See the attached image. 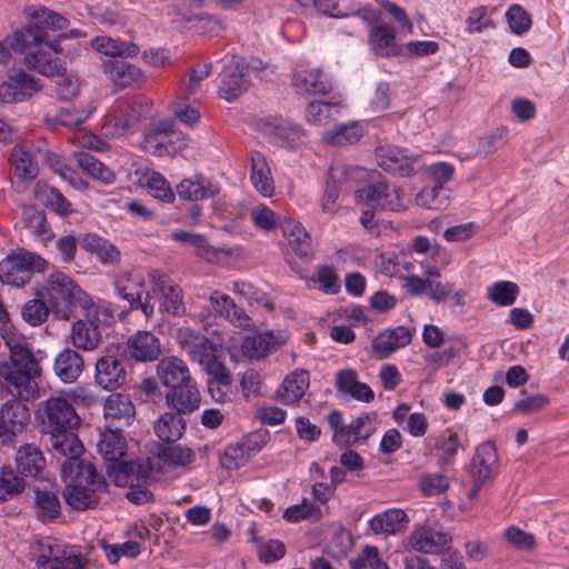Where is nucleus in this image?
<instances>
[{
	"instance_id": "48",
	"label": "nucleus",
	"mask_w": 569,
	"mask_h": 569,
	"mask_svg": "<svg viewBox=\"0 0 569 569\" xmlns=\"http://www.w3.org/2000/svg\"><path fill=\"white\" fill-rule=\"evenodd\" d=\"M33 193L37 200L60 216H67L72 212L71 202L58 189L44 182H37Z\"/></svg>"
},
{
	"instance_id": "44",
	"label": "nucleus",
	"mask_w": 569,
	"mask_h": 569,
	"mask_svg": "<svg viewBox=\"0 0 569 569\" xmlns=\"http://www.w3.org/2000/svg\"><path fill=\"white\" fill-rule=\"evenodd\" d=\"M70 340L77 349L92 351L99 347L101 333L94 323L79 320L72 325Z\"/></svg>"
},
{
	"instance_id": "14",
	"label": "nucleus",
	"mask_w": 569,
	"mask_h": 569,
	"mask_svg": "<svg viewBox=\"0 0 569 569\" xmlns=\"http://www.w3.org/2000/svg\"><path fill=\"white\" fill-rule=\"evenodd\" d=\"M127 380L123 352L120 347L110 348L97 359L94 381L104 390L121 388Z\"/></svg>"
},
{
	"instance_id": "28",
	"label": "nucleus",
	"mask_w": 569,
	"mask_h": 569,
	"mask_svg": "<svg viewBox=\"0 0 569 569\" xmlns=\"http://www.w3.org/2000/svg\"><path fill=\"white\" fill-rule=\"evenodd\" d=\"M264 133L271 143L281 148H295L303 137V130L298 124L282 118L266 122Z\"/></svg>"
},
{
	"instance_id": "51",
	"label": "nucleus",
	"mask_w": 569,
	"mask_h": 569,
	"mask_svg": "<svg viewBox=\"0 0 569 569\" xmlns=\"http://www.w3.org/2000/svg\"><path fill=\"white\" fill-rule=\"evenodd\" d=\"M369 44L375 53L388 57L398 51L395 29L387 24L375 26L370 30Z\"/></svg>"
},
{
	"instance_id": "58",
	"label": "nucleus",
	"mask_w": 569,
	"mask_h": 569,
	"mask_svg": "<svg viewBox=\"0 0 569 569\" xmlns=\"http://www.w3.org/2000/svg\"><path fill=\"white\" fill-rule=\"evenodd\" d=\"M77 166L92 178L104 183H111L114 180L113 172L99 161L94 156L88 152H78L74 154Z\"/></svg>"
},
{
	"instance_id": "43",
	"label": "nucleus",
	"mask_w": 569,
	"mask_h": 569,
	"mask_svg": "<svg viewBox=\"0 0 569 569\" xmlns=\"http://www.w3.org/2000/svg\"><path fill=\"white\" fill-rule=\"evenodd\" d=\"M17 470L26 477L38 476L46 466L41 450L33 445H24L16 455Z\"/></svg>"
},
{
	"instance_id": "7",
	"label": "nucleus",
	"mask_w": 569,
	"mask_h": 569,
	"mask_svg": "<svg viewBox=\"0 0 569 569\" xmlns=\"http://www.w3.org/2000/svg\"><path fill=\"white\" fill-rule=\"evenodd\" d=\"M109 473L117 486L129 487L126 496L131 502L140 505L151 500L149 486L153 481V465L150 459L121 461Z\"/></svg>"
},
{
	"instance_id": "26",
	"label": "nucleus",
	"mask_w": 569,
	"mask_h": 569,
	"mask_svg": "<svg viewBox=\"0 0 569 569\" xmlns=\"http://www.w3.org/2000/svg\"><path fill=\"white\" fill-rule=\"evenodd\" d=\"M41 150L33 146L18 144L11 152V164L13 167V181H31L39 173L38 159Z\"/></svg>"
},
{
	"instance_id": "2",
	"label": "nucleus",
	"mask_w": 569,
	"mask_h": 569,
	"mask_svg": "<svg viewBox=\"0 0 569 569\" xmlns=\"http://www.w3.org/2000/svg\"><path fill=\"white\" fill-rule=\"evenodd\" d=\"M10 51L23 54V64L41 74L57 73L61 51L59 40L43 41L38 29L29 22L6 38Z\"/></svg>"
},
{
	"instance_id": "23",
	"label": "nucleus",
	"mask_w": 569,
	"mask_h": 569,
	"mask_svg": "<svg viewBox=\"0 0 569 569\" xmlns=\"http://www.w3.org/2000/svg\"><path fill=\"white\" fill-rule=\"evenodd\" d=\"M103 415L106 428L122 430L132 422L136 409L129 396L123 393H111L104 401Z\"/></svg>"
},
{
	"instance_id": "62",
	"label": "nucleus",
	"mask_w": 569,
	"mask_h": 569,
	"mask_svg": "<svg viewBox=\"0 0 569 569\" xmlns=\"http://www.w3.org/2000/svg\"><path fill=\"white\" fill-rule=\"evenodd\" d=\"M143 186L152 197L161 201L172 202L174 199L170 184L162 174L156 171L144 174Z\"/></svg>"
},
{
	"instance_id": "32",
	"label": "nucleus",
	"mask_w": 569,
	"mask_h": 569,
	"mask_svg": "<svg viewBox=\"0 0 569 569\" xmlns=\"http://www.w3.org/2000/svg\"><path fill=\"white\" fill-rule=\"evenodd\" d=\"M83 370L84 360L78 351L64 348L57 353L53 361V372L62 382L72 383L77 381Z\"/></svg>"
},
{
	"instance_id": "38",
	"label": "nucleus",
	"mask_w": 569,
	"mask_h": 569,
	"mask_svg": "<svg viewBox=\"0 0 569 569\" xmlns=\"http://www.w3.org/2000/svg\"><path fill=\"white\" fill-rule=\"evenodd\" d=\"M79 243L82 249L94 253L102 264H116L120 261L121 253L119 249L109 240L96 233L80 236Z\"/></svg>"
},
{
	"instance_id": "61",
	"label": "nucleus",
	"mask_w": 569,
	"mask_h": 569,
	"mask_svg": "<svg viewBox=\"0 0 569 569\" xmlns=\"http://www.w3.org/2000/svg\"><path fill=\"white\" fill-rule=\"evenodd\" d=\"M496 8L480 6L470 10L466 19V32L469 34L480 33L486 29H493L496 27L491 14Z\"/></svg>"
},
{
	"instance_id": "34",
	"label": "nucleus",
	"mask_w": 569,
	"mask_h": 569,
	"mask_svg": "<svg viewBox=\"0 0 569 569\" xmlns=\"http://www.w3.org/2000/svg\"><path fill=\"white\" fill-rule=\"evenodd\" d=\"M212 309L233 326L248 329L252 326L251 318L239 308L228 295L214 291L210 296Z\"/></svg>"
},
{
	"instance_id": "31",
	"label": "nucleus",
	"mask_w": 569,
	"mask_h": 569,
	"mask_svg": "<svg viewBox=\"0 0 569 569\" xmlns=\"http://www.w3.org/2000/svg\"><path fill=\"white\" fill-rule=\"evenodd\" d=\"M403 289L408 295L412 297L427 295L432 301L439 303L445 301L450 296L452 291V284L448 282L442 283L440 281H433L417 274H411L406 278Z\"/></svg>"
},
{
	"instance_id": "15",
	"label": "nucleus",
	"mask_w": 569,
	"mask_h": 569,
	"mask_svg": "<svg viewBox=\"0 0 569 569\" xmlns=\"http://www.w3.org/2000/svg\"><path fill=\"white\" fill-rule=\"evenodd\" d=\"M150 108L137 100H127L118 103L112 113L106 116L103 130L106 136L120 137L123 136L137 124Z\"/></svg>"
},
{
	"instance_id": "40",
	"label": "nucleus",
	"mask_w": 569,
	"mask_h": 569,
	"mask_svg": "<svg viewBox=\"0 0 569 569\" xmlns=\"http://www.w3.org/2000/svg\"><path fill=\"white\" fill-rule=\"evenodd\" d=\"M283 237L290 249L300 258H309L312 254L311 237L305 227L295 220L281 223Z\"/></svg>"
},
{
	"instance_id": "59",
	"label": "nucleus",
	"mask_w": 569,
	"mask_h": 569,
	"mask_svg": "<svg viewBox=\"0 0 569 569\" xmlns=\"http://www.w3.org/2000/svg\"><path fill=\"white\" fill-rule=\"evenodd\" d=\"M315 283H318L319 290L326 295H336L341 288V282L336 269L328 264L318 267L316 274L307 279L309 288Z\"/></svg>"
},
{
	"instance_id": "6",
	"label": "nucleus",
	"mask_w": 569,
	"mask_h": 569,
	"mask_svg": "<svg viewBox=\"0 0 569 569\" xmlns=\"http://www.w3.org/2000/svg\"><path fill=\"white\" fill-rule=\"evenodd\" d=\"M177 341L191 361L198 362L211 379L230 386L232 378L221 360L220 349L201 332L190 328H180Z\"/></svg>"
},
{
	"instance_id": "45",
	"label": "nucleus",
	"mask_w": 569,
	"mask_h": 569,
	"mask_svg": "<svg viewBox=\"0 0 569 569\" xmlns=\"http://www.w3.org/2000/svg\"><path fill=\"white\" fill-rule=\"evenodd\" d=\"M176 189L181 199L191 201H200L213 197L218 192L216 186L200 176L183 179Z\"/></svg>"
},
{
	"instance_id": "57",
	"label": "nucleus",
	"mask_w": 569,
	"mask_h": 569,
	"mask_svg": "<svg viewBox=\"0 0 569 569\" xmlns=\"http://www.w3.org/2000/svg\"><path fill=\"white\" fill-rule=\"evenodd\" d=\"M170 237L178 242L192 247L197 256L207 260L216 256L214 249L209 244L207 237L202 233L174 230L171 232Z\"/></svg>"
},
{
	"instance_id": "21",
	"label": "nucleus",
	"mask_w": 569,
	"mask_h": 569,
	"mask_svg": "<svg viewBox=\"0 0 569 569\" xmlns=\"http://www.w3.org/2000/svg\"><path fill=\"white\" fill-rule=\"evenodd\" d=\"M30 420L29 408L20 401H8L0 410V443H13L16 433Z\"/></svg>"
},
{
	"instance_id": "39",
	"label": "nucleus",
	"mask_w": 569,
	"mask_h": 569,
	"mask_svg": "<svg viewBox=\"0 0 569 569\" xmlns=\"http://www.w3.org/2000/svg\"><path fill=\"white\" fill-rule=\"evenodd\" d=\"M106 72L109 79L120 88L139 86L146 80L140 68L123 60L110 61L106 64Z\"/></svg>"
},
{
	"instance_id": "5",
	"label": "nucleus",
	"mask_w": 569,
	"mask_h": 569,
	"mask_svg": "<svg viewBox=\"0 0 569 569\" xmlns=\"http://www.w3.org/2000/svg\"><path fill=\"white\" fill-rule=\"evenodd\" d=\"M177 341L191 361L198 362L211 379L230 386L232 378L221 360L220 349L201 332L190 328H180Z\"/></svg>"
},
{
	"instance_id": "11",
	"label": "nucleus",
	"mask_w": 569,
	"mask_h": 569,
	"mask_svg": "<svg viewBox=\"0 0 569 569\" xmlns=\"http://www.w3.org/2000/svg\"><path fill=\"white\" fill-rule=\"evenodd\" d=\"M46 267L47 261L41 256L20 249L0 261V281L22 287L30 281L33 272H41Z\"/></svg>"
},
{
	"instance_id": "46",
	"label": "nucleus",
	"mask_w": 569,
	"mask_h": 569,
	"mask_svg": "<svg viewBox=\"0 0 569 569\" xmlns=\"http://www.w3.org/2000/svg\"><path fill=\"white\" fill-rule=\"evenodd\" d=\"M121 431L114 428H106V431L101 433L97 448L104 460L117 462L124 456L127 442Z\"/></svg>"
},
{
	"instance_id": "22",
	"label": "nucleus",
	"mask_w": 569,
	"mask_h": 569,
	"mask_svg": "<svg viewBox=\"0 0 569 569\" xmlns=\"http://www.w3.org/2000/svg\"><path fill=\"white\" fill-rule=\"evenodd\" d=\"M450 537L439 526L417 525L409 537V546L421 553H440L447 547Z\"/></svg>"
},
{
	"instance_id": "24",
	"label": "nucleus",
	"mask_w": 569,
	"mask_h": 569,
	"mask_svg": "<svg viewBox=\"0 0 569 569\" xmlns=\"http://www.w3.org/2000/svg\"><path fill=\"white\" fill-rule=\"evenodd\" d=\"M378 166L395 176H410L415 171L416 159L402 148L380 146L376 148Z\"/></svg>"
},
{
	"instance_id": "10",
	"label": "nucleus",
	"mask_w": 569,
	"mask_h": 569,
	"mask_svg": "<svg viewBox=\"0 0 569 569\" xmlns=\"http://www.w3.org/2000/svg\"><path fill=\"white\" fill-rule=\"evenodd\" d=\"M328 425L332 430V441L338 446H361L367 443L368 439L377 430L376 413H362L350 421L343 423V415L339 410L331 411L328 417Z\"/></svg>"
},
{
	"instance_id": "52",
	"label": "nucleus",
	"mask_w": 569,
	"mask_h": 569,
	"mask_svg": "<svg viewBox=\"0 0 569 569\" xmlns=\"http://www.w3.org/2000/svg\"><path fill=\"white\" fill-rule=\"evenodd\" d=\"M91 46L98 52L111 57H134L139 52L137 44L127 41H119L106 36L93 38Z\"/></svg>"
},
{
	"instance_id": "35",
	"label": "nucleus",
	"mask_w": 569,
	"mask_h": 569,
	"mask_svg": "<svg viewBox=\"0 0 569 569\" xmlns=\"http://www.w3.org/2000/svg\"><path fill=\"white\" fill-rule=\"evenodd\" d=\"M130 356L137 361H153L161 353L159 339L150 331H138L127 343Z\"/></svg>"
},
{
	"instance_id": "55",
	"label": "nucleus",
	"mask_w": 569,
	"mask_h": 569,
	"mask_svg": "<svg viewBox=\"0 0 569 569\" xmlns=\"http://www.w3.org/2000/svg\"><path fill=\"white\" fill-rule=\"evenodd\" d=\"M520 293L519 286L512 281L499 280L487 288V299L498 307L512 306Z\"/></svg>"
},
{
	"instance_id": "3",
	"label": "nucleus",
	"mask_w": 569,
	"mask_h": 569,
	"mask_svg": "<svg viewBox=\"0 0 569 569\" xmlns=\"http://www.w3.org/2000/svg\"><path fill=\"white\" fill-rule=\"evenodd\" d=\"M64 459L61 463V475L63 478L74 481L63 490L66 502L76 510L94 508L99 500V493L104 492L108 487L104 477L96 470L92 463L81 461L79 458H77V463L64 470L68 458Z\"/></svg>"
},
{
	"instance_id": "20",
	"label": "nucleus",
	"mask_w": 569,
	"mask_h": 569,
	"mask_svg": "<svg viewBox=\"0 0 569 569\" xmlns=\"http://www.w3.org/2000/svg\"><path fill=\"white\" fill-rule=\"evenodd\" d=\"M295 91L300 96L328 94L333 87L320 68L298 66L291 78Z\"/></svg>"
},
{
	"instance_id": "13",
	"label": "nucleus",
	"mask_w": 569,
	"mask_h": 569,
	"mask_svg": "<svg viewBox=\"0 0 569 569\" xmlns=\"http://www.w3.org/2000/svg\"><path fill=\"white\" fill-rule=\"evenodd\" d=\"M148 280L152 296L157 295L160 302V311L171 316H181L186 308L181 288L160 269H150Z\"/></svg>"
},
{
	"instance_id": "8",
	"label": "nucleus",
	"mask_w": 569,
	"mask_h": 569,
	"mask_svg": "<svg viewBox=\"0 0 569 569\" xmlns=\"http://www.w3.org/2000/svg\"><path fill=\"white\" fill-rule=\"evenodd\" d=\"M38 296L48 299L53 313L60 319H68L74 302H83L84 291L70 276L54 271L49 276L48 282L38 291Z\"/></svg>"
},
{
	"instance_id": "54",
	"label": "nucleus",
	"mask_w": 569,
	"mask_h": 569,
	"mask_svg": "<svg viewBox=\"0 0 569 569\" xmlns=\"http://www.w3.org/2000/svg\"><path fill=\"white\" fill-rule=\"evenodd\" d=\"M34 502L38 518L43 521H52L61 513V505L58 495L50 490L34 491Z\"/></svg>"
},
{
	"instance_id": "64",
	"label": "nucleus",
	"mask_w": 569,
	"mask_h": 569,
	"mask_svg": "<svg viewBox=\"0 0 569 569\" xmlns=\"http://www.w3.org/2000/svg\"><path fill=\"white\" fill-rule=\"evenodd\" d=\"M250 218L253 226L264 232L274 231L280 223V217L264 204L251 208Z\"/></svg>"
},
{
	"instance_id": "56",
	"label": "nucleus",
	"mask_w": 569,
	"mask_h": 569,
	"mask_svg": "<svg viewBox=\"0 0 569 569\" xmlns=\"http://www.w3.org/2000/svg\"><path fill=\"white\" fill-rule=\"evenodd\" d=\"M363 136V129L358 122L339 123L326 133V140L332 146L352 144Z\"/></svg>"
},
{
	"instance_id": "19",
	"label": "nucleus",
	"mask_w": 569,
	"mask_h": 569,
	"mask_svg": "<svg viewBox=\"0 0 569 569\" xmlns=\"http://www.w3.org/2000/svg\"><path fill=\"white\" fill-rule=\"evenodd\" d=\"M498 472V455L495 445L485 442L480 445L470 463L469 473L472 478L475 496L483 483Z\"/></svg>"
},
{
	"instance_id": "16",
	"label": "nucleus",
	"mask_w": 569,
	"mask_h": 569,
	"mask_svg": "<svg viewBox=\"0 0 569 569\" xmlns=\"http://www.w3.org/2000/svg\"><path fill=\"white\" fill-rule=\"evenodd\" d=\"M355 199L358 203L382 210L399 211L403 208L400 190L382 180L355 190Z\"/></svg>"
},
{
	"instance_id": "25",
	"label": "nucleus",
	"mask_w": 569,
	"mask_h": 569,
	"mask_svg": "<svg viewBox=\"0 0 569 569\" xmlns=\"http://www.w3.org/2000/svg\"><path fill=\"white\" fill-rule=\"evenodd\" d=\"M264 436L261 433H252L243 441L229 445L220 458L223 469L236 470L247 463L250 457L258 452L263 443Z\"/></svg>"
},
{
	"instance_id": "50",
	"label": "nucleus",
	"mask_w": 569,
	"mask_h": 569,
	"mask_svg": "<svg viewBox=\"0 0 569 569\" xmlns=\"http://www.w3.org/2000/svg\"><path fill=\"white\" fill-rule=\"evenodd\" d=\"M186 430V421L181 415L166 412L154 423V432L163 442L178 441Z\"/></svg>"
},
{
	"instance_id": "27",
	"label": "nucleus",
	"mask_w": 569,
	"mask_h": 569,
	"mask_svg": "<svg viewBox=\"0 0 569 569\" xmlns=\"http://www.w3.org/2000/svg\"><path fill=\"white\" fill-rule=\"evenodd\" d=\"M309 387V372L303 369H296L283 379L273 398L283 406H292L303 398Z\"/></svg>"
},
{
	"instance_id": "17",
	"label": "nucleus",
	"mask_w": 569,
	"mask_h": 569,
	"mask_svg": "<svg viewBox=\"0 0 569 569\" xmlns=\"http://www.w3.org/2000/svg\"><path fill=\"white\" fill-rule=\"evenodd\" d=\"M42 89L40 80L23 69L12 70L0 84V100L7 103L21 102Z\"/></svg>"
},
{
	"instance_id": "4",
	"label": "nucleus",
	"mask_w": 569,
	"mask_h": 569,
	"mask_svg": "<svg viewBox=\"0 0 569 569\" xmlns=\"http://www.w3.org/2000/svg\"><path fill=\"white\" fill-rule=\"evenodd\" d=\"M9 357L10 363H0V378L12 388L11 392L19 399L30 401L39 398L38 379L41 367L29 345L9 353Z\"/></svg>"
},
{
	"instance_id": "53",
	"label": "nucleus",
	"mask_w": 569,
	"mask_h": 569,
	"mask_svg": "<svg viewBox=\"0 0 569 569\" xmlns=\"http://www.w3.org/2000/svg\"><path fill=\"white\" fill-rule=\"evenodd\" d=\"M211 71V62L197 63L190 68L188 79L180 84L179 98L187 99L201 92L202 82L210 76Z\"/></svg>"
},
{
	"instance_id": "33",
	"label": "nucleus",
	"mask_w": 569,
	"mask_h": 569,
	"mask_svg": "<svg viewBox=\"0 0 569 569\" xmlns=\"http://www.w3.org/2000/svg\"><path fill=\"white\" fill-rule=\"evenodd\" d=\"M157 376L160 382L168 388L177 387L192 379L187 363L176 356L163 357L158 362Z\"/></svg>"
},
{
	"instance_id": "1",
	"label": "nucleus",
	"mask_w": 569,
	"mask_h": 569,
	"mask_svg": "<svg viewBox=\"0 0 569 569\" xmlns=\"http://www.w3.org/2000/svg\"><path fill=\"white\" fill-rule=\"evenodd\" d=\"M38 418L42 433L49 436L53 453L68 458L64 470L70 469L83 452V446L76 433L80 417L72 402L67 396L50 397L39 405Z\"/></svg>"
},
{
	"instance_id": "42",
	"label": "nucleus",
	"mask_w": 569,
	"mask_h": 569,
	"mask_svg": "<svg viewBox=\"0 0 569 569\" xmlns=\"http://www.w3.org/2000/svg\"><path fill=\"white\" fill-rule=\"evenodd\" d=\"M408 516L401 509H389L376 515L370 520V527L376 533L396 535L406 529Z\"/></svg>"
},
{
	"instance_id": "9",
	"label": "nucleus",
	"mask_w": 569,
	"mask_h": 569,
	"mask_svg": "<svg viewBox=\"0 0 569 569\" xmlns=\"http://www.w3.org/2000/svg\"><path fill=\"white\" fill-rule=\"evenodd\" d=\"M146 274L138 269L119 272L113 281L118 297L129 303L130 310L140 309L147 319L153 317L156 305L152 290L147 288Z\"/></svg>"
},
{
	"instance_id": "49",
	"label": "nucleus",
	"mask_w": 569,
	"mask_h": 569,
	"mask_svg": "<svg viewBox=\"0 0 569 569\" xmlns=\"http://www.w3.org/2000/svg\"><path fill=\"white\" fill-rule=\"evenodd\" d=\"M280 343L271 331H266L248 336L241 345V350L243 356L249 359H261Z\"/></svg>"
},
{
	"instance_id": "60",
	"label": "nucleus",
	"mask_w": 569,
	"mask_h": 569,
	"mask_svg": "<svg viewBox=\"0 0 569 569\" xmlns=\"http://www.w3.org/2000/svg\"><path fill=\"white\" fill-rule=\"evenodd\" d=\"M46 77H54L56 93L61 100H71L79 93V81L67 73L64 62L60 59V67L57 73L44 74Z\"/></svg>"
},
{
	"instance_id": "37",
	"label": "nucleus",
	"mask_w": 569,
	"mask_h": 569,
	"mask_svg": "<svg viewBox=\"0 0 569 569\" xmlns=\"http://www.w3.org/2000/svg\"><path fill=\"white\" fill-rule=\"evenodd\" d=\"M412 332L405 326L387 330L375 338L372 349L381 358L388 357L393 351L405 348L411 342Z\"/></svg>"
},
{
	"instance_id": "12",
	"label": "nucleus",
	"mask_w": 569,
	"mask_h": 569,
	"mask_svg": "<svg viewBox=\"0 0 569 569\" xmlns=\"http://www.w3.org/2000/svg\"><path fill=\"white\" fill-rule=\"evenodd\" d=\"M365 176L366 171L358 167L331 166L320 201L322 212L332 216L336 211L339 193L351 190L355 187V181L365 178Z\"/></svg>"
},
{
	"instance_id": "47",
	"label": "nucleus",
	"mask_w": 569,
	"mask_h": 569,
	"mask_svg": "<svg viewBox=\"0 0 569 569\" xmlns=\"http://www.w3.org/2000/svg\"><path fill=\"white\" fill-rule=\"evenodd\" d=\"M171 126L159 122L144 134L143 148L146 151L162 157L170 153L172 148L170 139Z\"/></svg>"
},
{
	"instance_id": "18",
	"label": "nucleus",
	"mask_w": 569,
	"mask_h": 569,
	"mask_svg": "<svg viewBox=\"0 0 569 569\" xmlns=\"http://www.w3.org/2000/svg\"><path fill=\"white\" fill-rule=\"evenodd\" d=\"M249 86L248 67L243 60L232 57L221 72L219 96L230 102L246 92Z\"/></svg>"
},
{
	"instance_id": "41",
	"label": "nucleus",
	"mask_w": 569,
	"mask_h": 569,
	"mask_svg": "<svg viewBox=\"0 0 569 569\" xmlns=\"http://www.w3.org/2000/svg\"><path fill=\"white\" fill-rule=\"evenodd\" d=\"M31 24L34 26L43 41L49 40V31L61 32L69 27V20L47 8H39L30 13Z\"/></svg>"
},
{
	"instance_id": "30",
	"label": "nucleus",
	"mask_w": 569,
	"mask_h": 569,
	"mask_svg": "<svg viewBox=\"0 0 569 569\" xmlns=\"http://www.w3.org/2000/svg\"><path fill=\"white\" fill-rule=\"evenodd\" d=\"M335 387L338 392L357 401L369 403L375 399V392L369 385L359 381L353 369H342L336 373Z\"/></svg>"
},
{
	"instance_id": "36",
	"label": "nucleus",
	"mask_w": 569,
	"mask_h": 569,
	"mask_svg": "<svg viewBox=\"0 0 569 569\" xmlns=\"http://www.w3.org/2000/svg\"><path fill=\"white\" fill-rule=\"evenodd\" d=\"M250 181L253 188L263 197H271L274 182L270 167L264 156L258 151L250 153Z\"/></svg>"
},
{
	"instance_id": "63",
	"label": "nucleus",
	"mask_w": 569,
	"mask_h": 569,
	"mask_svg": "<svg viewBox=\"0 0 569 569\" xmlns=\"http://www.w3.org/2000/svg\"><path fill=\"white\" fill-rule=\"evenodd\" d=\"M24 480L13 470L2 468L0 473V502L12 499L23 491Z\"/></svg>"
},
{
	"instance_id": "29",
	"label": "nucleus",
	"mask_w": 569,
	"mask_h": 569,
	"mask_svg": "<svg viewBox=\"0 0 569 569\" xmlns=\"http://www.w3.org/2000/svg\"><path fill=\"white\" fill-rule=\"evenodd\" d=\"M166 399L168 406L174 409L178 415H184L199 408L201 396L196 381L191 379L170 388Z\"/></svg>"
}]
</instances>
